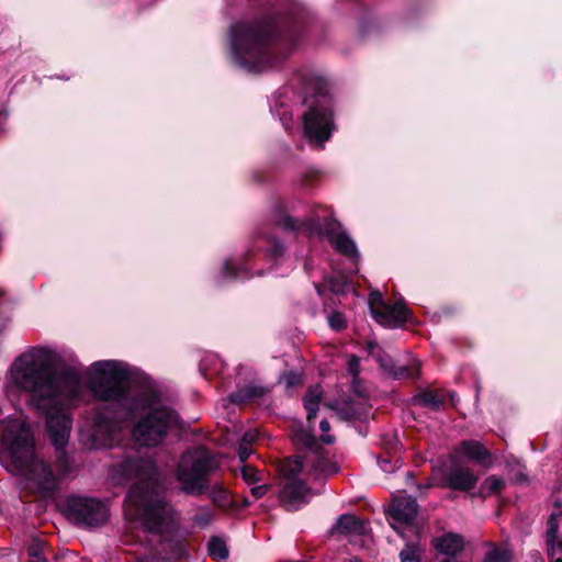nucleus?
I'll list each match as a JSON object with an SVG mask.
<instances>
[{"label": "nucleus", "instance_id": "obj_45", "mask_svg": "<svg viewBox=\"0 0 562 562\" xmlns=\"http://www.w3.org/2000/svg\"><path fill=\"white\" fill-rule=\"evenodd\" d=\"M2 114H3L4 116H7V112H5V111H0V115H2Z\"/></svg>", "mask_w": 562, "mask_h": 562}, {"label": "nucleus", "instance_id": "obj_35", "mask_svg": "<svg viewBox=\"0 0 562 562\" xmlns=\"http://www.w3.org/2000/svg\"><path fill=\"white\" fill-rule=\"evenodd\" d=\"M212 519H213V514L209 510L196 515L194 518L195 522L201 526H205V525L210 524L212 521Z\"/></svg>", "mask_w": 562, "mask_h": 562}, {"label": "nucleus", "instance_id": "obj_2", "mask_svg": "<svg viewBox=\"0 0 562 562\" xmlns=\"http://www.w3.org/2000/svg\"><path fill=\"white\" fill-rule=\"evenodd\" d=\"M111 475L119 484L135 480L125 498V516L140 521L145 529L159 537V549L150 557L137 562H156L181 559L186 550L180 540L162 538L161 533L173 529V509L165 502L162 486L155 462L151 459L132 458L114 463Z\"/></svg>", "mask_w": 562, "mask_h": 562}, {"label": "nucleus", "instance_id": "obj_39", "mask_svg": "<svg viewBox=\"0 0 562 562\" xmlns=\"http://www.w3.org/2000/svg\"><path fill=\"white\" fill-rule=\"evenodd\" d=\"M224 273L231 277H237V272L234 270L233 263L231 260L225 261L224 263Z\"/></svg>", "mask_w": 562, "mask_h": 562}, {"label": "nucleus", "instance_id": "obj_11", "mask_svg": "<svg viewBox=\"0 0 562 562\" xmlns=\"http://www.w3.org/2000/svg\"><path fill=\"white\" fill-rule=\"evenodd\" d=\"M417 513L418 505L412 496L398 495L393 497L390 515L394 522L412 527Z\"/></svg>", "mask_w": 562, "mask_h": 562}, {"label": "nucleus", "instance_id": "obj_34", "mask_svg": "<svg viewBox=\"0 0 562 562\" xmlns=\"http://www.w3.org/2000/svg\"><path fill=\"white\" fill-rule=\"evenodd\" d=\"M251 453H252V449H251L250 445L241 441L239 445V449H238V456H239L240 462H245Z\"/></svg>", "mask_w": 562, "mask_h": 562}, {"label": "nucleus", "instance_id": "obj_40", "mask_svg": "<svg viewBox=\"0 0 562 562\" xmlns=\"http://www.w3.org/2000/svg\"><path fill=\"white\" fill-rule=\"evenodd\" d=\"M282 251H283V247H282V245H280V244H277V243H276V244L273 245L272 256H273L274 258H277V257H279V256H281V255H282Z\"/></svg>", "mask_w": 562, "mask_h": 562}, {"label": "nucleus", "instance_id": "obj_30", "mask_svg": "<svg viewBox=\"0 0 562 562\" xmlns=\"http://www.w3.org/2000/svg\"><path fill=\"white\" fill-rule=\"evenodd\" d=\"M296 440L307 448H312L315 445V437L306 430H301L296 434Z\"/></svg>", "mask_w": 562, "mask_h": 562}, {"label": "nucleus", "instance_id": "obj_13", "mask_svg": "<svg viewBox=\"0 0 562 562\" xmlns=\"http://www.w3.org/2000/svg\"><path fill=\"white\" fill-rule=\"evenodd\" d=\"M373 318L382 326L397 327L406 322L407 308L402 302L385 304Z\"/></svg>", "mask_w": 562, "mask_h": 562}, {"label": "nucleus", "instance_id": "obj_19", "mask_svg": "<svg viewBox=\"0 0 562 562\" xmlns=\"http://www.w3.org/2000/svg\"><path fill=\"white\" fill-rule=\"evenodd\" d=\"M323 396V390L319 385L311 386L304 396V407L307 412V419L315 418L319 402Z\"/></svg>", "mask_w": 562, "mask_h": 562}, {"label": "nucleus", "instance_id": "obj_18", "mask_svg": "<svg viewBox=\"0 0 562 562\" xmlns=\"http://www.w3.org/2000/svg\"><path fill=\"white\" fill-rule=\"evenodd\" d=\"M559 522L554 515H551L547 522V551L548 557H554L557 548L562 553V541L558 538Z\"/></svg>", "mask_w": 562, "mask_h": 562}, {"label": "nucleus", "instance_id": "obj_44", "mask_svg": "<svg viewBox=\"0 0 562 562\" xmlns=\"http://www.w3.org/2000/svg\"><path fill=\"white\" fill-rule=\"evenodd\" d=\"M2 114H3L4 116H7V112H5V111H0V115H2Z\"/></svg>", "mask_w": 562, "mask_h": 562}, {"label": "nucleus", "instance_id": "obj_7", "mask_svg": "<svg viewBox=\"0 0 562 562\" xmlns=\"http://www.w3.org/2000/svg\"><path fill=\"white\" fill-rule=\"evenodd\" d=\"M304 134L307 139L315 140L319 147L329 139L334 130L331 100L322 91L313 98L308 110L303 116Z\"/></svg>", "mask_w": 562, "mask_h": 562}, {"label": "nucleus", "instance_id": "obj_15", "mask_svg": "<svg viewBox=\"0 0 562 562\" xmlns=\"http://www.w3.org/2000/svg\"><path fill=\"white\" fill-rule=\"evenodd\" d=\"M435 549L445 555L454 557L464 549V539L454 532H447L434 540Z\"/></svg>", "mask_w": 562, "mask_h": 562}, {"label": "nucleus", "instance_id": "obj_25", "mask_svg": "<svg viewBox=\"0 0 562 562\" xmlns=\"http://www.w3.org/2000/svg\"><path fill=\"white\" fill-rule=\"evenodd\" d=\"M505 486V482L502 477L496 475L487 476L482 483V494L491 495L501 492Z\"/></svg>", "mask_w": 562, "mask_h": 562}, {"label": "nucleus", "instance_id": "obj_48", "mask_svg": "<svg viewBox=\"0 0 562 562\" xmlns=\"http://www.w3.org/2000/svg\"><path fill=\"white\" fill-rule=\"evenodd\" d=\"M536 562H538V561H536Z\"/></svg>", "mask_w": 562, "mask_h": 562}, {"label": "nucleus", "instance_id": "obj_12", "mask_svg": "<svg viewBox=\"0 0 562 562\" xmlns=\"http://www.w3.org/2000/svg\"><path fill=\"white\" fill-rule=\"evenodd\" d=\"M446 485L454 491L469 492L477 483V476L467 468H453L446 475Z\"/></svg>", "mask_w": 562, "mask_h": 562}, {"label": "nucleus", "instance_id": "obj_17", "mask_svg": "<svg viewBox=\"0 0 562 562\" xmlns=\"http://www.w3.org/2000/svg\"><path fill=\"white\" fill-rule=\"evenodd\" d=\"M330 245L341 255L350 257L355 260L358 259L359 254L353 240L342 232H330L328 234Z\"/></svg>", "mask_w": 562, "mask_h": 562}, {"label": "nucleus", "instance_id": "obj_46", "mask_svg": "<svg viewBox=\"0 0 562 562\" xmlns=\"http://www.w3.org/2000/svg\"><path fill=\"white\" fill-rule=\"evenodd\" d=\"M2 114H3L4 116H7V112H5V111H0V115H2Z\"/></svg>", "mask_w": 562, "mask_h": 562}, {"label": "nucleus", "instance_id": "obj_9", "mask_svg": "<svg viewBox=\"0 0 562 562\" xmlns=\"http://www.w3.org/2000/svg\"><path fill=\"white\" fill-rule=\"evenodd\" d=\"M370 353L376 359L381 368L395 379H414L419 374L418 363L414 361L411 367H395L393 359L379 348L376 344H369Z\"/></svg>", "mask_w": 562, "mask_h": 562}, {"label": "nucleus", "instance_id": "obj_3", "mask_svg": "<svg viewBox=\"0 0 562 562\" xmlns=\"http://www.w3.org/2000/svg\"><path fill=\"white\" fill-rule=\"evenodd\" d=\"M4 424L2 445L9 451L16 473L43 497L57 488V479L49 465L38 459L30 425L22 417L0 419Z\"/></svg>", "mask_w": 562, "mask_h": 562}, {"label": "nucleus", "instance_id": "obj_33", "mask_svg": "<svg viewBox=\"0 0 562 562\" xmlns=\"http://www.w3.org/2000/svg\"><path fill=\"white\" fill-rule=\"evenodd\" d=\"M29 555L32 562H46L37 544H34L29 549Z\"/></svg>", "mask_w": 562, "mask_h": 562}, {"label": "nucleus", "instance_id": "obj_1", "mask_svg": "<svg viewBox=\"0 0 562 562\" xmlns=\"http://www.w3.org/2000/svg\"><path fill=\"white\" fill-rule=\"evenodd\" d=\"M58 356L48 348H32L12 362L8 386L27 394V404L45 418L48 437L57 450L68 443L72 429L70 409L88 401L108 403L113 411H95L81 429L87 443L94 449L110 448L120 441L125 423L143 415L134 425L133 439L143 447H156L177 425L173 409L160 402L155 391L131 387L128 367L116 360L93 362L87 371V384L70 368H57Z\"/></svg>", "mask_w": 562, "mask_h": 562}, {"label": "nucleus", "instance_id": "obj_6", "mask_svg": "<svg viewBox=\"0 0 562 562\" xmlns=\"http://www.w3.org/2000/svg\"><path fill=\"white\" fill-rule=\"evenodd\" d=\"M280 472L286 481L280 491L281 505L289 512L300 509L310 501L311 488L306 485L303 476V462L301 456H293L281 462Z\"/></svg>", "mask_w": 562, "mask_h": 562}, {"label": "nucleus", "instance_id": "obj_38", "mask_svg": "<svg viewBox=\"0 0 562 562\" xmlns=\"http://www.w3.org/2000/svg\"><path fill=\"white\" fill-rule=\"evenodd\" d=\"M257 435H258L257 430H249V431L245 432L241 441L246 442L248 445H251V442L256 440Z\"/></svg>", "mask_w": 562, "mask_h": 562}, {"label": "nucleus", "instance_id": "obj_26", "mask_svg": "<svg viewBox=\"0 0 562 562\" xmlns=\"http://www.w3.org/2000/svg\"><path fill=\"white\" fill-rule=\"evenodd\" d=\"M386 303L383 300V296L380 292H372L369 296V306L370 312L372 316L374 317L375 314L381 311V308L384 307Z\"/></svg>", "mask_w": 562, "mask_h": 562}, {"label": "nucleus", "instance_id": "obj_23", "mask_svg": "<svg viewBox=\"0 0 562 562\" xmlns=\"http://www.w3.org/2000/svg\"><path fill=\"white\" fill-rule=\"evenodd\" d=\"M422 552L418 543H406L400 553L401 562H420Z\"/></svg>", "mask_w": 562, "mask_h": 562}, {"label": "nucleus", "instance_id": "obj_21", "mask_svg": "<svg viewBox=\"0 0 562 562\" xmlns=\"http://www.w3.org/2000/svg\"><path fill=\"white\" fill-rule=\"evenodd\" d=\"M419 401L424 406L437 409L445 403L446 396L438 391H427L419 395Z\"/></svg>", "mask_w": 562, "mask_h": 562}, {"label": "nucleus", "instance_id": "obj_37", "mask_svg": "<svg viewBox=\"0 0 562 562\" xmlns=\"http://www.w3.org/2000/svg\"><path fill=\"white\" fill-rule=\"evenodd\" d=\"M280 225L283 226L286 229H295L296 223L292 217L284 216L282 221L280 222Z\"/></svg>", "mask_w": 562, "mask_h": 562}, {"label": "nucleus", "instance_id": "obj_5", "mask_svg": "<svg viewBox=\"0 0 562 562\" xmlns=\"http://www.w3.org/2000/svg\"><path fill=\"white\" fill-rule=\"evenodd\" d=\"M220 467L214 454L202 447L193 448L180 457L175 475L180 490L189 495H200L209 487V477Z\"/></svg>", "mask_w": 562, "mask_h": 562}, {"label": "nucleus", "instance_id": "obj_41", "mask_svg": "<svg viewBox=\"0 0 562 562\" xmlns=\"http://www.w3.org/2000/svg\"><path fill=\"white\" fill-rule=\"evenodd\" d=\"M553 562H562V553L557 548V553L554 557H549Z\"/></svg>", "mask_w": 562, "mask_h": 562}, {"label": "nucleus", "instance_id": "obj_43", "mask_svg": "<svg viewBox=\"0 0 562 562\" xmlns=\"http://www.w3.org/2000/svg\"><path fill=\"white\" fill-rule=\"evenodd\" d=\"M393 529H395L402 537H404V532L402 530L398 529L397 526H395L394 524L392 525Z\"/></svg>", "mask_w": 562, "mask_h": 562}, {"label": "nucleus", "instance_id": "obj_47", "mask_svg": "<svg viewBox=\"0 0 562 562\" xmlns=\"http://www.w3.org/2000/svg\"><path fill=\"white\" fill-rule=\"evenodd\" d=\"M2 114H3L4 116H7V112H5V111H0V115H2Z\"/></svg>", "mask_w": 562, "mask_h": 562}, {"label": "nucleus", "instance_id": "obj_28", "mask_svg": "<svg viewBox=\"0 0 562 562\" xmlns=\"http://www.w3.org/2000/svg\"><path fill=\"white\" fill-rule=\"evenodd\" d=\"M241 475L246 483L254 484L260 481V473L252 467L243 465Z\"/></svg>", "mask_w": 562, "mask_h": 562}, {"label": "nucleus", "instance_id": "obj_8", "mask_svg": "<svg viewBox=\"0 0 562 562\" xmlns=\"http://www.w3.org/2000/svg\"><path fill=\"white\" fill-rule=\"evenodd\" d=\"M63 513L69 521L85 528L101 527L110 518L108 504L95 497L69 496Z\"/></svg>", "mask_w": 562, "mask_h": 562}, {"label": "nucleus", "instance_id": "obj_29", "mask_svg": "<svg viewBox=\"0 0 562 562\" xmlns=\"http://www.w3.org/2000/svg\"><path fill=\"white\" fill-rule=\"evenodd\" d=\"M319 428L323 432L321 436V440L326 445L334 443L335 437L327 434L330 430V425L326 419L321 420Z\"/></svg>", "mask_w": 562, "mask_h": 562}, {"label": "nucleus", "instance_id": "obj_16", "mask_svg": "<svg viewBox=\"0 0 562 562\" xmlns=\"http://www.w3.org/2000/svg\"><path fill=\"white\" fill-rule=\"evenodd\" d=\"M454 453L479 463H484L487 459H490V452L487 449L476 440L461 441L454 449Z\"/></svg>", "mask_w": 562, "mask_h": 562}, {"label": "nucleus", "instance_id": "obj_31", "mask_svg": "<svg viewBox=\"0 0 562 562\" xmlns=\"http://www.w3.org/2000/svg\"><path fill=\"white\" fill-rule=\"evenodd\" d=\"M348 371L353 376V380L358 376L360 372V362L359 358L356 356H351L348 361Z\"/></svg>", "mask_w": 562, "mask_h": 562}, {"label": "nucleus", "instance_id": "obj_20", "mask_svg": "<svg viewBox=\"0 0 562 562\" xmlns=\"http://www.w3.org/2000/svg\"><path fill=\"white\" fill-rule=\"evenodd\" d=\"M265 393V390L261 386H256L252 384L245 385L244 387L238 389L236 392H234L229 400L231 402L240 404L245 403L249 400L257 398L262 396Z\"/></svg>", "mask_w": 562, "mask_h": 562}, {"label": "nucleus", "instance_id": "obj_42", "mask_svg": "<svg viewBox=\"0 0 562 562\" xmlns=\"http://www.w3.org/2000/svg\"><path fill=\"white\" fill-rule=\"evenodd\" d=\"M441 562H462V561H459V560H457L454 558H446Z\"/></svg>", "mask_w": 562, "mask_h": 562}, {"label": "nucleus", "instance_id": "obj_10", "mask_svg": "<svg viewBox=\"0 0 562 562\" xmlns=\"http://www.w3.org/2000/svg\"><path fill=\"white\" fill-rule=\"evenodd\" d=\"M301 459L306 480H319L325 476L334 475L339 471V467L336 462L315 453L306 454L301 457Z\"/></svg>", "mask_w": 562, "mask_h": 562}, {"label": "nucleus", "instance_id": "obj_27", "mask_svg": "<svg viewBox=\"0 0 562 562\" xmlns=\"http://www.w3.org/2000/svg\"><path fill=\"white\" fill-rule=\"evenodd\" d=\"M327 319L329 326L335 330H341L346 327V319L339 312H331Z\"/></svg>", "mask_w": 562, "mask_h": 562}, {"label": "nucleus", "instance_id": "obj_22", "mask_svg": "<svg viewBox=\"0 0 562 562\" xmlns=\"http://www.w3.org/2000/svg\"><path fill=\"white\" fill-rule=\"evenodd\" d=\"M510 553L507 549L491 544L485 553L483 562H510Z\"/></svg>", "mask_w": 562, "mask_h": 562}, {"label": "nucleus", "instance_id": "obj_24", "mask_svg": "<svg viewBox=\"0 0 562 562\" xmlns=\"http://www.w3.org/2000/svg\"><path fill=\"white\" fill-rule=\"evenodd\" d=\"M209 553L213 559H227L228 550L226 543L221 538H212L209 542Z\"/></svg>", "mask_w": 562, "mask_h": 562}, {"label": "nucleus", "instance_id": "obj_32", "mask_svg": "<svg viewBox=\"0 0 562 562\" xmlns=\"http://www.w3.org/2000/svg\"><path fill=\"white\" fill-rule=\"evenodd\" d=\"M282 380L288 387H292L301 382V375L295 372H289L283 374Z\"/></svg>", "mask_w": 562, "mask_h": 562}, {"label": "nucleus", "instance_id": "obj_14", "mask_svg": "<svg viewBox=\"0 0 562 562\" xmlns=\"http://www.w3.org/2000/svg\"><path fill=\"white\" fill-rule=\"evenodd\" d=\"M368 522L355 515H341L333 527V532L344 536H361L368 532Z\"/></svg>", "mask_w": 562, "mask_h": 562}, {"label": "nucleus", "instance_id": "obj_36", "mask_svg": "<svg viewBox=\"0 0 562 562\" xmlns=\"http://www.w3.org/2000/svg\"><path fill=\"white\" fill-rule=\"evenodd\" d=\"M250 491L255 498H260L267 494V492L269 491V485L268 484L256 485V486L251 487Z\"/></svg>", "mask_w": 562, "mask_h": 562}, {"label": "nucleus", "instance_id": "obj_4", "mask_svg": "<svg viewBox=\"0 0 562 562\" xmlns=\"http://www.w3.org/2000/svg\"><path fill=\"white\" fill-rule=\"evenodd\" d=\"M268 44V33L257 25L239 23L231 30L233 57L249 72H261L273 67Z\"/></svg>", "mask_w": 562, "mask_h": 562}]
</instances>
